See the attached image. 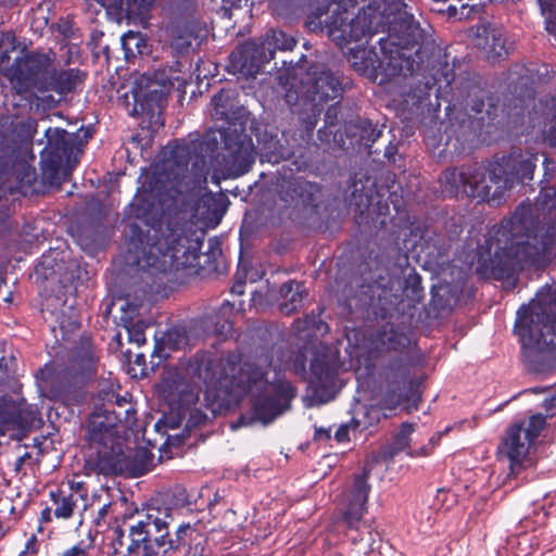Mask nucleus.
I'll return each mask as SVG.
<instances>
[{"label":"nucleus","mask_w":556,"mask_h":556,"mask_svg":"<svg viewBox=\"0 0 556 556\" xmlns=\"http://www.w3.org/2000/svg\"><path fill=\"white\" fill-rule=\"evenodd\" d=\"M556 251V188L541 187L534 204L520 203L493 229L478 253L484 278L510 280L526 265H538Z\"/></svg>","instance_id":"f257e3e1"},{"label":"nucleus","mask_w":556,"mask_h":556,"mask_svg":"<svg viewBox=\"0 0 556 556\" xmlns=\"http://www.w3.org/2000/svg\"><path fill=\"white\" fill-rule=\"evenodd\" d=\"M128 262L138 267L144 294L159 293L163 276L199 265L202 241L187 235L173 218H164L152 193L136 197L129 205Z\"/></svg>","instance_id":"f03ea898"},{"label":"nucleus","mask_w":556,"mask_h":556,"mask_svg":"<svg viewBox=\"0 0 556 556\" xmlns=\"http://www.w3.org/2000/svg\"><path fill=\"white\" fill-rule=\"evenodd\" d=\"M270 362L258 364L231 351L220 358L210 352H197L189 361L188 371L212 390L232 388L251 394V409L240 414L233 428L255 422L268 425L291 408L296 388L278 372L268 378Z\"/></svg>","instance_id":"7ed1b4c3"},{"label":"nucleus","mask_w":556,"mask_h":556,"mask_svg":"<svg viewBox=\"0 0 556 556\" xmlns=\"http://www.w3.org/2000/svg\"><path fill=\"white\" fill-rule=\"evenodd\" d=\"M536 162V153L514 150L480 164L446 168L440 176V184L448 198L465 194L490 205H500L517 185L531 184Z\"/></svg>","instance_id":"20e7f679"},{"label":"nucleus","mask_w":556,"mask_h":556,"mask_svg":"<svg viewBox=\"0 0 556 556\" xmlns=\"http://www.w3.org/2000/svg\"><path fill=\"white\" fill-rule=\"evenodd\" d=\"M460 92H466L465 112L448 114L440 124L439 135L426 137V144L440 157H453L465 150L470 136H481L486 127L493 126L498 116V103L486 90L471 83H462Z\"/></svg>","instance_id":"39448f33"},{"label":"nucleus","mask_w":556,"mask_h":556,"mask_svg":"<svg viewBox=\"0 0 556 556\" xmlns=\"http://www.w3.org/2000/svg\"><path fill=\"white\" fill-rule=\"evenodd\" d=\"M56 53L52 49L27 51L14 60L10 80L18 94L55 92L66 97L76 91L87 74L77 67L56 68Z\"/></svg>","instance_id":"423d86ee"},{"label":"nucleus","mask_w":556,"mask_h":556,"mask_svg":"<svg viewBox=\"0 0 556 556\" xmlns=\"http://www.w3.org/2000/svg\"><path fill=\"white\" fill-rule=\"evenodd\" d=\"M342 83L340 77L326 66H311L301 79L299 90L293 93L289 90L286 102L292 106L296 115L300 146L308 144L313 140L314 130L329 100L342 97Z\"/></svg>","instance_id":"0eeeda50"},{"label":"nucleus","mask_w":556,"mask_h":556,"mask_svg":"<svg viewBox=\"0 0 556 556\" xmlns=\"http://www.w3.org/2000/svg\"><path fill=\"white\" fill-rule=\"evenodd\" d=\"M426 33L407 12L399 13L389 25L387 38H380L382 58L377 71L383 76L381 83L394 77L413 76L421 61V46Z\"/></svg>","instance_id":"6e6552de"},{"label":"nucleus","mask_w":556,"mask_h":556,"mask_svg":"<svg viewBox=\"0 0 556 556\" xmlns=\"http://www.w3.org/2000/svg\"><path fill=\"white\" fill-rule=\"evenodd\" d=\"M231 90L220 89L212 97V104L215 118L227 124L220 132L224 147L230 153V170L241 176L254 164L255 152L252 137L247 132L248 113L243 108L235 110Z\"/></svg>","instance_id":"1a4fd4ad"},{"label":"nucleus","mask_w":556,"mask_h":556,"mask_svg":"<svg viewBox=\"0 0 556 556\" xmlns=\"http://www.w3.org/2000/svg\"><path fill=\"white\" fill-rule=\"evenodd\" d=\"M97 362L91 338L81 337L73 348L70 364L43 380L46 396L66 405L80 403L85 386L97 372Z\"/></svg>","instance_id":"9d476101"},{"label":"nucleus","mask_w":556,"mask_h":556,"mask_svg":"<svg viewBox=\"0 0 556 556\" xmlns=\"http://www.w3.org/2000/svg\"><path fill=\"white\" fill-rule=\"evenodd\" d=\"M167 165L173 175L169 188L175 194H189L206 182L207 144L202 140L176 139L167 144Z\"/></svg>","instance_id":"9b49d317"},{"label":"nucleus","mask_w":556,"mask_h":556,"mask_svg":"<svg viewBox=\"0 0 556 556\" xmlns=\"http://www.w3.org/2000/svg\"><path fill=\"white\" fill-rule=\"evenodd\" d=\"M89 453L85 458L87 476L113 477L124 475L125 452L116 429L97 418L88 425Z\"/></svg>","instance_id":"f8f14e48"},{"label":"nucleus","mask_w":556,"mask_h":556,"mask_svg":"<svg viewBox=\"0 0 556 556\" xmlns=\"http://www.w3.org/2000/svg\"><path fill=\"white\" fill-rule=\"evenodd\" d=\"M181 63L176 61L175 65L168 68H160L153 74H143L135 83L132 88L134 103L129 114L147 116L151 122L155 116L159 118L167 103V96L174 88L175 81L179 80Z\"/></svg>","instance_id":"ddd939ff"},{"label":"nucleus","mask_w":556,"mask_h":556,"mask_svg":"<svg viewBox=\"0 0 556 556\" xmlns=\"http://www.w3.org/2000/svg\"><path fill=\"white\" fill-rule=\"evenodd\" d=\"M139 517L128 528L129 555L138 556L141 548L143 556H163L162 544L169 525L174 521L173 508L151 503Z\"/></svg>","instance_id":"4468645a"},{"label":"nucleus","mask_w":556,"mask_h":556,"mask_svg":"<svg viewBox=\"0 0 556 556\" xmlns=\"http://www.w3.org/2000/svg\"><path fill=\"white\" fill-rule=\"evenodd\" d=\"M351 7L358 3H365L367 0H345ZM375 0H368L366 12L354 14L348 9L340 7L331 12V15L325 20V28L329 38L336 42L341 49L351 42L361 41L363 38L372 37L377 33L376 16L372 15Z\"/></svg>","instance_id":"2eb2a0df"},{"label":"nucleus","mask_w":556,"mask_h":556,"mask_svg":"<svg viewBox=\"0 0 556 556\" xmlns=\"http://www.w3.org/2000/svg\"><path fill=\"white\" fill-rule=\"evenodd\" d=\"M380 377L386 383L378 405L384 410H394L415 395L417 381L412 377V364L406 356L393 357L381 367Z\"/></svg>","instance_id":"dca6fc26"},{"label":"nucleus","mask_w":556,"mask_h":556,"mask_svg":"<svg viewBox=\"0 0 556 556\" xmlns=\"http://www.w3.org/2000/svg\"><path fill=\"white\" fill-rule=\"evenodd\" d=\"M339 359L329 351H316L309 366L308 386L318 404L331 401L337 393Z\"/></svg>","instance_id":"f3484780"},{"label":"nucleus","mask_w":556,"mask_h":556,"mask_svg":"<svg viewBox=\"0 0 556 556\" xmlns=\"http://www.w3.org/2000/svg\"><path fill=\"white\" fill-rule=\"evenodd\" d=\"M280 199L294 211L305 216L317 214L323 201V186L303 177L283 179L279 190Z\"/></svg>","instance_id":"a211bd4d"},{"label":"nucleus","mask_w":556,"mask_h":556,"mask_svg":"<svg viewBox=\"0 0 556 556\" xmlns=\"http://www.w3.org/2000/svg\"><path fill=\"white\" fill-rule=\"evenodd\" d=\"M370 475L371 468L364 466L359 473L354 475L352 485L345 493L339 521L348 530H358L362 519L367 513V502L371 490L368 482Z\"/></svg>","instance_id":"6ab92c4d"},{"label":"nucleus","mask_w":556,"mask_h":556,"mask_svg":"<svg viewBox=\"0 0 556 556\" xmlns=\"http://www.w3.org/2000/svg\"><path fill=\"white\" fill-rule=\"evenodd\" d=\"M269 61L270 58L258 39H250L230 53L227 68L235 75L255 77L262 66Z\"/></svg>","instance_id":"aec40b11"},{"label":"nucleus","mask_w":556,"mask_h":556,"mask_svg":"<svg viewBox=\"0 0 556 556\" xmlns=\"http://www.w3.org/2000/svg\"><path fill=\"white\" fill-rule=\"evenodd\" d=\"M0 179L15 180L17 188L33 187L37 181V172L20 153L7 147H0Z\"/></svg>","instance_id":"412c9836"},{"label":"nucleus","mask_w":556,"mask_h":556,"mask_svg":"<svg viewBox=\"0 0 556 556\" xmlns=\"http://www.w3.org/2000/svg\"><path fill=\"white\" fill-rule=\"evenodd\" d=\"M35 419V412L25 403L15 402L7 396L0 397V434L11 430L26 431Z\"/></svg>","instance_id":"4be33fe9"},{"label":"nucleus","mask_w":556,"mask_h":556,"mask_svg":"<svg viewBox=\"0 0 556 556\" xmlns=\"http://www.w3.org/2000/svg\"><path fill=\"white\" fill-rule=\"evenodd\" d=\"M384 125L372 123L369 118L358 117L344 123V134L350 148L368 149V154L377 153L371 150L372 144L382 136Z\"/></svg>","instance_id":"5701e85b"},{"label":"nucleus","mask_w":556,"mask_h":556,"mask_svg":"<svg viewBox=\"0 0 556 556\" xmlns=\"http://www.w3.org/2000/svg\"><path fill=\"white\" fill-rule=\"evenodd\" d=\"M475 45L485 53L489 60H500L509 54L503 31L490 24L477 28Z\"/></svg>","instance_id":"b1692460"},{"label":"nucleus","mask_w":556,"mask_h":556,"mask_svg":"<svg viewBox=\"0 0 556 556\" xmlns=\"http://www.w3.org/2000/svg\"><path fill=\"white\" fill-rule=\"evenodd\" d=\"M178 9L185 12L186 16L190 17L188 24L189 28H179L177 35L173 37L172 48L178 53L182 54L188 52L192 42L198 40L200 35L197 29L198 21L193 20L197 11V2L194 0H178Z\"/></svg>","instance_id":"393cba45"},{"label":"nucleus","mask_w":556,"mask_h":556,"mask_svg":"<svg viewBox=\"0 0 556 556\" xmlns=\"http://www.w3.org/2000/svg\"><path fill=\"white\" fill-rule=\"evenodd\" d=\"M338 103L339 100L336 102V104L329 105L326 110L325 125L317 130V137L323 143H327L330 147L341 150H348L349 146L346 142V136L344 134V128L341 127L338 123Z\"/></svg>","instance_id":"a878e982"},{"label":"nucleus","mask_w":556,"mask_h":556,"mask_svg":"<svg viewBox=\"0 0 556 556\" xmlns=\"http://www.w3.org/2000/svg\"><path fill=\"white\" fill-rule=\"evenodd\" d=\"M522 432L523 422L514 424L507 429L498 446V451L509 459L511 467L520 465L527 453L525 441L521 440Z\"/></svg>","instance_id":"bb28decb"},{"label":"nucleus","mask_w":556,"mask_h":556,"mask_svg":"<svg viewBox=\"0 0 556 556\" xmlns=\"http://www.w3.org/2000/svg\"><path fill=\"white\" fill-rule=\"evenodd\" d=\"M535 90L532 80L528 75L519 74L517 79H510L505 94L507 105L514 109H523L530 101H533Z\"/></svg>","instance_id":"cd10ccee"},{"label":"nucleus","mask_w":556,"mask_h":556,"mask_svg":"<svg viewBox=\"0 0 556 556\" xmlns=\"http://www.w3.org/2000/svg\"><path fill=\"white\" fill-rule=\"evenodd\" d=\"M47 146L42 152L50 155H59L70 162L73 154L75 140L72 134L62 128H48L45 132Z\"/></svg>","instance_id":"c85d7f7f"},{"label":"nucleus","mask_w":556,"mask_h":556,"mask_svg":"<svg viewBox=\"0 0 556 556\" xmlns=\"http://www.w3.org/2000/svg\"><path fill=\"white\" fill-rule=\"evenodd\" d=\"M410 233L415 237L419 236L420 241L426 248H433L438 256H443L447 253L452 245V238L443 231H438L432 228H421L415 223L410 224Z\"/></svg>","instance_id":"c756f323"},{"label":"nucleus","mask_w":556,"mask_h":556,"mask_svg":"<svg viewBox=\"0 0 556 556\" xmlns=\"http://www.w3.org/2000/svg\"><path fill=\"white\" fill-rule=\"evenodd\" d=\"M307 293L305 292V287L303 282H298L294 280H290L285 282L280 287V303L279 309L286 314L291 315L298 311L302 306L304 296Z\"/></svg>","instance_id":"7c9ffc66"},{"label":"nucleus","mask_w":556,"mask_h":556,"mask_svg":"<svg viewBox=\"0 0 556 556\" xmlns=\"http://www.w3.org/2000/svg\"><path fill=\"white\" fill-rule=\"evenodd\" d=\"M49 497L54 506L53 516L56 519L67 520L74 516L78 502L73 491L58 488L49 492Z\"/></svg>","instance_id":"2f4dec72"},{"label":"nucleus","mask_w":556,"mask_h":556,"mask_svg":"<svg viewBox=\"0 0 556 556\" xmlns=\"http://www.w3.org/2000/svg\"><path fill=\"white\" fill-rule=\"evenodd\" d=\"M233 308L235 305L225 300L214 314L208 317L213 333L222 340H225L233 330Z\"/></svg>","instance_id":"473e14b6"},{"label":"nucleus","mask_w":556,"mask_h":556,"mask_svg":"<svg viewBox=\"0 0 556 556\" xmlns=\"http://www.w3.org/2000/svg\"><path fill=\"white\" fill-rule=\"evenodd\" d=\"M154 455L146 447H138L131 454L125 453L124 475L140 477L150 471Z\"/></svg>","instance_id":"72a5a7b5"},{"label":"nucleus","mask_w":556,"mask_h":556,"mask_svg":"<svg viewBox=\"0 0 556 556\" xmlns=\"http://www.w3.org/2000/svg\"><path fill=\"white\" fill-rule=\"evenodd\" d=\"M263 48L265 49L267 55L274 59L276 51H288L292 50L296 40L280 29H269L262 37L257 38Z\"/></svg>","instance_id":"f704fd0d"},{"label":"nucleus","mask_w":556,"mask_h":556,"mask_svg":"<svg viewBox=\"0 0 556 556\" xmlns=\"http://www.w3.org/2000/svg\"><path fill=\"white\" fill-rule=\"evenodd\" d=\"M123 314L121 316V320L123 326L126 328L128 332V339L130 342L136 343L138 346L146 343V334H144V325L142 321L134 323V318L138 314V306L136 304H131L127 302L125 305L121 307Z\"/></svg>","instance_id":"c9c22d12"},{"label":"nucleus","mask_w":556,"mask_h":556,"mask_svg":"<svg viewBox=\"0 0 556 556\" xmlns=\"http://www.w3.org/2000/svg\"><path fill=\"white\" fill-rule=\"evenodd\" d=\"M198 399L193 388L186 382H177L166 394L168 403L178 410H188L198 402Z\"/></svg>","instance_id":"e433bc0d"},{"label":"nucleus","mask_w":556,"mask_h":556,"mask_svg":"<svg viewBox=\"0 0 556 556\" xmlns=\"http://www.w3.org/2000/svg\"><path fill=\"white\" fill-rule=\"evenodd\" d=\"M382 417L386 418L388 415L378 404L363 405L354 413L352 417V426L364 431L378 425Z\"/></svg>","instance_id":"4c0bfd02"},{"label":"nucleus","mask_w":556,"mask_h":556,"mask_svg":"<svg viewBox=\"0 0 556 556\" xmlns=\"http://www.w3.org/2000/svg\"><path fill=\"white\" fill-rule=\"evenodd\" d=\"M80 323L75 315H67L61 312L56 315L55 325H51V332L53 333L56 342L63 343L71 340V336L78 330Z\"/></svg>","instance_id":"58836bf2"},{"label":"nucleus","mask_w":556,"mask_h":556,"mask_svg":"<svg viewBox=\"0 0 556 556\" xmlns=\"http://www.w3.org/2000/svg\"><path fill=\"white\" fill-rule=\"evenodd\" d=\"M66 160L61 159L59 155H50L48 153H41V176L45 184L49 186H59L62 182L60 173L63 163Z\"/></svg>","instance_id":"ea45409f"},{"label":"nucleus","mask_w":556,"mask_h":556,"mask_svg":"<svg viewBox=\"0 0 556 556\" xmlns=\"http://www.w3.org/2000/svg\"><path fill=\"white\" fill-rule=\"evenodd\" d=\"M293 152L289 147L280 143L279 140L270 138L260 147V156L262 162L278 164L283 160H288Z\"/></svg>","instance_id":"a19ab883"},{"label":"nucleus","mask_w":556,"mask_h":556,"mask_svg":"<svg viewBox=\"0 0 556 556\" xmlns=\"http://www.w3.org/2000/svg\"><path fill=\"white\" fill-rule=\"evenodd\" d=\"M122 47L126 59L149 54L150 52L148 38L140 31L129 30L124 34L122 36Z\"/></svg>","instance_id":"79ce46f5"},{"label":"nucleus","mask_w":556,"mask_h":556,"mask_svg":"<svg viewBox=\"0 0 556 556\" xmlns=\"http://www.w3.org/2000/svg\"><path fill=\"white\" fill-rule=\"evenodd\" d=\"M109 546L112 549L110 556H130L129 555V538L126 536V530L117 525L111 529V534L108 536ZM141 548L138 556H143Z\"/></svg>","instance_id":"37998d69"},{"label":"nucleus","mask_w":556,"mask_h":556,"mask_svg":"<svg viewBox=\"0 0 556 556\" xmlns=\"http://www.w3.org/2000/svg\"><path fill=\"white\" fill-rule=\"evenodd\" d=\"M458 298L452 292L451 285L433 287L431 290V304L435 311H447L456 305Z\"/></svg>","instance_id":"c03bdc74"},{"label":"nucleus","mask_w":556,"mask_h":556,"mask_svg":"<svg viewBox=\"0 0 556 556\" xmlns=\"http://www.w3.org/2000/svg\"><path fill=\"white\" fill-rule=\"evenodd\" d=\"M194 531L195 529H193L189 523L180 525L176 530L175 538H172L167 531V535L162 544V555L164 556V553L167 549L179 551L181 547H185Z\"/></svg>","instance_id":"a18cd8bd"},{"label":"nucleus","mask_w":556,"mask_h":556,"mask_svg":"<svg viewBox=\"0 0 556 556\" xmlns=\"http://www.w3.org/2000/svg\"><path fill=\"white\" fill-rule=\"evenodd\" d=\"M379 199L376 203L370 201L368 205V214L375 227L383 228L387 226V217L390 214L388 201L383 200L384 193L378 194Z\"/></svg>","instance_id":"49530a36"},{"label":"nucleus","mask_w":556,"mask_h":556,"mask_svg":"<svg viewBox=\"0 0 556 556\" xmlns=\"http://www.w3.org/2000/svg\"><path fill=\"white\" fill-rule=\"evenodd\" d=\"M414 428L415 425L410 422H403L400 426L389 446L391 455L406 451L409 447V437L414 432Z\"/></svg>","instance_id":"de8ad7c7"},{"label":"nucleus","mask_w":556,"mask_h":556,"mask_svg":"<svg viewBox=\"0 0 556 556\" xmlns=\"http://www.w3.org/2000/svg\"><path fill=\"white\" fill-rule=\"evenodd\" d=\"M409 345L410 340L405 333L392 330L387 338L388 349L399 352V355H396L395 357L406 356L409 359L413 368L414 363L412 356L409 355Z\"/></svg>","instance_id":"09e8293b"},{"label":"nucleus","mask_w":556,"mask_h":556,"mask_svg":"<svg viewBox=\"0 0 556 556\" xmlns=\"http://www.w3.org/2000/svg\"><path fill=\"white\" fill-rule=\"evenodd\" d=\"M546 426V416L542 413H538L532 415L529 418L528 427L523 429L525 431V440L528 443H532L540 435L541 431Z\"/></svg>","instance_id":"8fccbe9b"},{"label":"nucleus","mask_w":556,"mask_h":556,"mask_svg":"<svg viewBox=\"0 0 556 556\" xmlns=\"http://www.w3.org/2000/svg\"><path fill=\"white\" fill-rule=\"evenodd\" d=\"M52 29L58 31L65 39H74L78 33L74 17L71 15L61 16L52 25Z\"/></svg>","instance_id":"3c124183"},{"label":"nucleus","mask_w":556,"mask_h":556,"mask_svg":"<svg viewBox=\"0 0 556 556\" xmlns=\"http://www.w3.org/2000/svg\"><path fill=\"white\" fill-rule=\"evenodd\" d=\"M387 192L388 198L386 201H388L389 205L392 204L394 211L397 214L402 213L405 210L406 205L402 187L399 184H395L394 180H392V185L388 186Z\"/></svg>","instance_id":"603ef678"},{"label":"nucleus","mask_w":556,"mask_h":556,"mask_svg":"<svg viewBox=\"0 0 556 556\" xmlns=\"http://www.w3.org/2000/svg\"><path fill=\"white\" fill-rule=\"evenodd\" d=\"M434 83L430 84L429 81L422 84V86H417L415 89H412L406 96L407 98L404 100L406 103L412 102L413 105H420L425 101L429 100L430 90L432 89Z\"/></svg>","instance_id":"864d4df0"},{"label":"nucleus","mask_w":556,"mask_h":556,"mask_svg":"<svg viewBox=\"0 0 556 556\" xmlns=\"http://www.w3.org/2000/svg\"><path fill=\"white\" fill-rule=\"evenodd\" d=\"M206 544V538L195 530L186 545L188 547V556H205Z\"/></svg>","instance_id":"5fc2aeb1"},{"label":"nucleus","mask_w":556,"mask_h":556,"mask_svg":"<svg viewBox=\"0 0 556 556\" xmlns=\"http://www.w3.org/2000/svg\"><path fill=\"white\" fill-rule=\"evenodd\" d=\"M92 548V541L86 542L85 540H80L75 544L60 551L58 556H89V553Z\"/></svg>","instance_id":"6e6d98bb"},{"label":"nucleus","mask_w":556,"mask_h":556,"mask_svg":"<svg viewBox=\"0 0 556 556\" xmlns=\"http://www.w3.org/2000/svg\"><path fill=\"white\" fill-rule=\"evenodd\" d=\"M155 0H122V2L126 5V11L128 14L143 16L146 15L153 7Z\"/></svg>","instance_id":"4d7b16f0"},{"label":"nucleus","mask_w":556,"mask_h":556,"mask_svg":"<svg viewBox=\"0 0 556 556\" xmlns=\"http://www.w3.org/2000/svg\"><path fill=\"white\" fill-rule=\"evenodd\" d=\"M543 12H549L546 20V30L556 39V0H539Z\"/></svg>","instance_id":"13d9d810"},{"label":"nucleus","mask_w":556,"mask_h":556,"mask_svg":"<svg viewBox=\"0 0 556 556\" xmlns=\"http://www.w3.org/2000/svg\"><path fill=\"white\" fill-rule=\"evenodd\" d=\"M11 208L7 203H0V237L5 236L11 229Z\"/></svg>","instance_id":"bf43d9fd"},{"label":"nucleus","mask_w":556,"mask_h":556,"mask_svg":"<svg viewBox=\"0 0 556 556\" xmlns=\"http://www.w3.org/2000/svg\"><path fill=\"white\" fill-rule=\"evenodd\" d=\"M473 10H475V7L473 5L469 7L468 4H463L459 10L454 5H448L446 9V12H447L448 16L458 17L459 20H462V18H469L471 15V12Z\"/></svg>","instance_id":"052dcab7"},{"label":"nucleus","mask_w":556,"mask_h":556,"mask_svg":"<svg viewBox=\"0 0 556 556\" xmlns=\"http://www.w3.org/2000/svg\"><path fill=\"white\" fill-rule=\"evenodd\" d=\"M350 430H358L357 428H354V427L352 426V419L350 420V422H349V424H342V425L337 429V431L334 432V439H336L339 443L350 441V435H349Z\"/></svg>","instance_id":"680f3d73"},{"label":"nucleus","mask_w":556,"mask_h":556,"mask_svg":"<svg viewBox=\"0 0 556 556\" xmlns=\"http://www.w3.org/2000/svg\"><path fill=\"white\" fill-rule=\"evenodd\" d=\"M65 490H71L77 495V502L87 497V489L83 481H68V486Z\"/></svg>","instance_id":"e2e57ef3"},{"label":"nucleus","mask_w":556,"mask_h":556,"mask_svg":"<svg viewBox=\"0 0 556 556\" xmlns=\"http://www.w3.org/2000/svg\"><path fill=\"white\" fill-rule=\"evenodd\" d=\"M324 14V11L319 10L318 12L311 13L306 18V25L312 28L313 30L319 29L323 30V21L321 16Z\"/></svg>","instance_id":"0e129e2a"},{"label":"nucleus","mask_w":556,"mask_h":556,"mask_svg":"<svg viewBox=\"0 0 556 556\" xmlns=\"http://www.w3.org/2000/svg\"><path fill=\"white\" fill-rule=\"evenodd\" d=\"M294 372L304 376L306 374V356L304 353H298L292 362Z\"/></svg>","instance_id":"69168bd1"},{"label":"nucleus","mask_w":556,"mask_h":556,"mask_svg":"<svg viewBox=\"0 0 556 556\" xmlns=\"http://www.w3.org/2000/svg\"><path fill=\"white\" fill-rule=\"evenodd\" d=\"M245 275L237 271L235 276V283L232 285L230 292L232 294L242 295L244 293Z\"/></svg>","instance_id":"338daca9"},{"label":"nucleus","mask_w":556,"mask_h":556,"mask_svg":"<svg viewBox=\"0 0 556 556\" xmlns=\"http://www.w3.org/2000/svg\"><path fill=\"white\" fill-rule=\"evenodd\" d=\"M42 97L38 98L43 109L52 110L59 106L61 99H55L52 94L41 93ZM60 98H62L60 96Z\"/></svg>","instance_id":"774afa93"}]
</instances>
